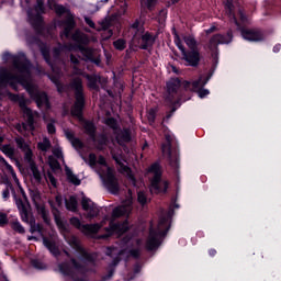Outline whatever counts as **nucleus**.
I'll use <instances>...</instances> for the list:
<instances>
[{
	"instance_id": "obj_1",
	"label": "nucleus",
	"mask_w": 281,
	"mask_h": 281,
	"mask_svg": "<svg viewBox=\"0 0 281 281\" xmlns=\"http://www.w3.org/2000/svg\"><path fill=\"white\" fill-rule=\"evenodd\" d=\"M65 240H67L68 245L72 247L77 251L76 259L71 260V266L68 263L59 265V271L64 276H74V273H80L85 271V267H89L92 262V258L87 254V250L82 248L80 245V240L77 239L76 236L67 237V235H64Z\"/></svg>"
},
{
	"instance_id": "obj_2",
	"label": "nucleus",
	"mask_w": 281,
	"mask_h": 281,
	"mask_svg": "<svg viewBox=\"0 0 281 281\" xmlns=\"http://www.w3.org/2000/svg\"><path fill=\"white\" fill-rule=\"evenodd\" d=\"M82 159L99 175L105 188H108L112 194H117L120 184L117 183V178H115V171L109 167L104 157H97L94 154H90L88 159L85 156H82Z\"/></svg>"
},
{
	"instance_id": "obj_3",
	"label": "nucleus",
	"mask_w": 281,
	"mask_h": 281,
	"mask_svg": "<svg viewBox=\"0 0 281 281\" xmlns=\"http://www.w3.org/2000/svg\"><path fill=\"white\" fill-rule=\"evenodd\" d=\"M183 41L189 49H191L190 52L186 50V47L181 43V37H179L178 34L175 35V44L182 54V60L187 61V65H189L190 67H196V65H199V60H201V55L196 50V47H199V43L192 35H184Z\"/></svg>"
},
{
	"instance_id": "obj_4",
	"label": "nucleus",
	"mask_w": 281,
	"mask_h": 281,
	"mask_svg": "<svg viewBox=\"0 0 281 281\" xmlns=\"http://www.w3.org/2000/svg\"><path fill=\"white\" fill-rule=\"evenodd\" d=\"M168 229H170V216L160 217L156 226H150L149 236L146 244V247L149 251L157 249V247L161 245V239L164 236H166V234H168Z\"/></svg>"
},
{
	"instance_id": "obj_5",
	"label": "nucleus",
	"mask_w": 281,
	"mask_h": 281,
	"mask_svg": "<svg viewBox=\"0 0 281 281\" xmlns=\"http://www.w3.org/2000/svg\"><path fill=\"white\" fill-rule=\"evenodd\" d=\"M150 180V192L153 194H159V192H166L168 190V182L161 180V166L154 164L148 170Z\"/></svg>"
},
{
	"instance_id": "obj_6",
	"label": "nucleus",
	"mask_w": 281,
	"mask_h": 281,
	"mask_svg": "<svg viewBox=\"0 0 281 281\" xmlns=\"http://www.w3.org/2000/svg\"><path fill=\"white\" fill-rule=\"evenodd\" d=\"M48 7L50 10H54L59 16L66 14L67 19L64 22V36L68 38L69 33L71 32V30H74V26L76 25V22L74 21V14H71V11H69L63 4H56V1L54 0H48Z\"/></svg>"
},
{
	"instance_id": "obj_7",
	"label": "nucleus",
	"mask_w": 281,
	"mask_h": 281,
	"mask_svg": "<svg viewBox=\"0 0 281 281\" xmlns=\"http://www.w3.org/2000/svg\"><path fill=\"white\" fill-rule=\"evenodd\" d=\"M71 87L76 93V103L71 110V115L82 120V108L85 106V97L82 95V79L76 77L71 82Z\"/></svg>"
},
{
	"instance_id": "obj_8",
	"label": "nucleus",
	"mask_w": 281,
	"mask_h": 281,
	"mask_svg": "<svg viewBox=\"0 0 281 281\" xmlns=\"http://www.w3.org/2000/svg\"><path fill=\"white\" fill-rule=\"evenodd\" d=\"M104 223H106V217H104L101 224L91 225H82L78 217L70 218V224L74 225V227H76L77 229H79V232H82V234H86V236H91V234H98V232H100V228L102 227V225H104Z\"/></svg>"
},
{
	"instance_id": "obj_9",
	"label": "nucleus",
	"mask_w": 281,
	"mask_h": 281,
	"mask_svg": "<svg viewBox=\"0 0 281 281\" xmlns=\"http://www.w3.org/2000/svg\"><path fill=\"white\" fill-rule=\"evenodd\" d=\"M133 212V193L128 191L127 199L121 206H117L112 212V218H120V216H128Z\"/></svg>"
},
{
	"instance_id": "obj_10",
	"label": "nucleus",
	"mask_w": 281,
	"mask_h": 281,
	"mask_svg": "<svg viewBox=\"0 0 281 281\" xmlns=\"http://www.w3.org/2000/svg\"><path fill=\"white\" fill-rule=\"evenodd\" d=\"M20 106L24 109V117L26 120V123H23L22 125H18L16 128L20 133H23V135H27L25 131H34V113H32V110L24 108L23 103L20 102Z\"/></svg>"
},
{
	"instance_id": "obj_11",
	"label": "nucleus",
	"mask_w": 281,
	"mask_h": 281,
	"mask_svg": "<svg viewBox=\"0 0 281 281\" xmlns=\"http://www.w3.org/2000/svg\"><path fill=\"white\" fill-rule=\"evenodd\" d=\"M41 14H45V5L43 0H37L34 11H29V19L32 25L43 24V16Z\"/></svg>"
},
{
	"instance_id": "obj_12",
	"label": "nucleus",
	"mask_w": 281,
	"mask_h": 281,
	"mask_svg": "<svg viewBox=\"0 0 281 281\" xmlns=\"http://www.w3.org/2000/svg\"><path fill=\"white\" fill-rule=\"evenodd\" d=\"M227 43H232V33L226 35L216 34L211 37L207 47L211 52H216L220 45H227Z\"/></svg>"
},
{
	"instance_id": "obj_13",
	"label": "nucleus",
	"mask_w": 281,
	"mask_h": 281,
	"mask_svg": "<svg viewBox=\"0 0 281 281\" xmlns=\"http://www.w3.org/2000/svg\"><path fill=\"white\" fill-rule=\"evenodd\" d=\"M82 210L86 212V218H95L100 214V209L91 199L83 196L81 200Z\"/></svg>"
},
{
	"instance_id": "obj_14",
	"label": "nucleus",
	"mask_w": 281,
	"mask_h": 281,
	"mask_svg": "<svg viewBox=\"0 0 281 281\" xmlns=\"http://www.w3.org/2000/svg\"><path fill=\"white\" fill-rule=\"evenodd\" d=\"M112 157L116 161L120 172L125 175V177H127V179L135 186V177H133V171H131V168L126 165V160H124L122 156L115 155L113 151Z\"/></svg>"
},
{
	"instance_id": "obj_15",
	"label": "nucleus",
	"mask_w": 281,
	"mask_h": 281,
	"mask_svg": "<svg viewBox=\"0 0 281 281\" xmlns=\"http://www.w3.org/2000/svg\"><path fill=\"white\" fill-rule=\"evenodd\" d=\"M241 36L245 41H250L254 43L265 41V35L262 32L257 30H241Z\"/></svg>"
},
{
	"instance_id": "obj_16",
	"label": "nucleus",
	"mask_w": 281,
	"mask_h": 281,
	"mask_svg": "<svg viewBox=\"0 0 281 281\" xmlns=\"http://www.w3.org/2000/svg\"><path fill=\"white\" fill-rule=\"evenodd\" d=\"M0 166L1 168H3V170H5L8 172V175H10L14 181V183H16L18 188L21 189V182L19 181V178L16 177V172H14V169L12 168V166L10 164H8V161H5L4 157L0 156ZM0 179H3V173L0 172Z\"/></svg>"
},
{
	"instance_id": "obj_17",
	"label": "nucleus",
	"mask_w": 281,
	"mask_h": 281,
	"mask_svg": "<svg viewBox=\"0 0 281 281\" xmlns=\"http://www.w3.org/2000/svg\"><path fill=\"white\" fill-rule=\"evenodd\" d=\"M209 80H210V78H205V77L201 76L199 78V80H195L193 82L186 81L184 87H186V89H189V91H195L199 93V91H201V89H203V87H205L207 85Z\"/></svg>"
},
{
	"instance_id": "obj_18",
	"label": "nucleus",
	"mask_w": 281,
	"mask_h": 281,
	"mask_svg": "<svg viewBox=\"0 0 281 281\" xmlns=\"http://www.w3.org/2000/svg\"><path fill=\"white\" fill-rule=\"evenodd\" d=\"M179 87H181V81L177 78L171 79L167 82V93L168 95L166 97V100L169 102L172 101V98L177 94L179 91Z\"/></svg>"
},
{
	"instance_id": "obj_19",
	"label": "nucleus",
	"mask_w": 281,
	"mask_h": 281,
	"mask_svg": "<svg viewBox=\"0 0 281 281\" xmlns=\"http://www.w3.org/2000/svg\"><path fill=\"white\" fill-rule=\"evenodd\" d=\"M16 145L25 153L24 159L27 161L29 166H32L34 164V160H32L33 154L32 149H30V146L25 143L23 138H16L15 139Z\"/></svg>"
},
{
	"instance_id": "obj_20",
	"label": "nucleus",
	"mask_w": 281,
	"mask_h": 281,
	"mask_svg": "<svg viewBox=\"0 0 281 281\" xmlns=\"http://www.w3.org/2000/svg\"><path fill=\"white\" fill-rule=\"evenodd\" d=\"M128 229V223L124 222L123 224H113V220L110 221V227L108 228L109 234H117L122 236Z\"/></svg>"
},
{
	"instance_id": "obj_21",
	"label": "nucleus",
	"mask_w": 281,
	"mask_h": 281,
	"mask_svg": "<svg viewBox=\"0 0 281 281\" xmlns=\"http://www.w3.org/2000/svg\"><path fill=\"white\" fill-rule=\"evenodd\" d=\"M29 173L36 183H41V181H43V171H40L38 166H36L35 162H31V165H29Z\"/></svg>"
},
{
	"instance_id": "obj_22",
	"label": "nucleus",
	"mask_w": 281,
	"mask_h": 281,
	"mask_svg": "<svg viewBox=\"0 0 281 281\" xmlns=\"http://www.w3.org/2000/svg\"><path fill=\"white\" fill-rule=\"evenodd\" d=\"M116 133V142L117 144H126L131 140L132 134L131 130H123L121 132H115Z\"/></svg>"
},
{
	"instance_id": "obj_23",
	"label": "nucleus",
	"mask_w": 281,
	"mask_h": 281,
	"mask_svg": "<svg viewBox=\"0 0 281 281\" xmlns=\"http://www.w3.org/2000/svg\"><path fill=\"white\" fill-rule=\"evenodd\" d=\"M64 133H65L67 139H69L70 144L74 146V148H76V150H80V148H82V142H80V139L74 137V132H71L69 130H65Z\"/></svg>"
},
{
	"instance_id": "obj_24",
	"label": "nucleus",
	"mask_w": 281,
	"mask_h": 281,
	"mask_svg": "<svg viewBox=\"0 0 281 281\" xmlns=\"http://www.w3.org/2000/svg\"><path fill=\"white\" fill-rule=\"evenodd\" d=\"M140 41H142V49H147L149 47V45H153L154 43V38H153V35H150V33H145L144 35H142L140 37Z\"/></svg>"
},
{
	"instance_id": "obj_25",
	"label": "nucleus",
	"mask_w": 281,
	"mask_h": 281,
	"mask_svg": "<svg viewBox=\"0 0 281 281\" xmlns=\"http://www.w3.org/2000/svg\"><path fill=\"white\" fill-rule=\"evenodd\" d=\"M66 176L70 183H72L74 186H80V179L78 178V176L74 175V171H71L69 167H66Z\"/></svg>"
},
{
	"instance_id": "obj_26",
	"label": "nucleus",
	"mask_w": 281,
	"mask_h": 281,
	"mask_svg": "<svg viewBox=\"0 0 281 281\" xmlns=\"http://www.w3.org/2000/svg\"><path fill=\"white\" fill-rule=\"evenodd\" d=\"M66 207L70 212H76L78 210V201L76 196H70L69 200H66Z\"/></svg>"
},
{
	"instance_id": "obj_27",
	"label": "nucleus",
	"mask_w": 281,
	"mask_h": 281,
	"mask_svg": "<svg viewBox=\"0 0 281 281\" xmlns=\"http://www.w3.org/2000/svg\"><path fill=\"white\" fill-rule=\"evenodd\" d=\"M70 60L71 64L75 65L74 66V74H76V76H81L82 70H80V59L77 58L76 56H74V54L70 56Z\"/></svg>"
},
{
	"instance_id": "obj_28",
	"label": "nucleus",
	"mask_w": 281,
	"mask_h": 281,
	"mask_svg": "<svg viewBox=\"0 0 281 281\" xmlns=\"http://www.w3.org/2000/svg\"><path fill=\"white\" fill-rule=\"evenodd\" d=\"M83 128H85L86 133H88V135H90V137H94L95 125H93V123H91L89 121H85Z\"/></svg>"
},
{
	"instance_id": "obj_29",
	"label": "nucleus",
	"mask_w": 281,
	"mask_h": 281,
	"mask_svg": "<svg viewBox=\"0 0 281 281\" xmlns=\"http://www.w3.org/2000/svg\"><path fill=\"white\" fill-rule=\"evenodd\" d=\"M87 80H88V87L90 89H98V82L100 81V78L97 76H86Z\"/></svg>"
},
{
	"instance_id": "obj_30",
	"label": "nucleus",
	"mask_w": 281,
	"mask_h": 281,
	"mask_svg": "<svg viewBox=\"0 0 281 281\" xmlns=\"http://www.w3.org/2000/svg\"><path fill=\"white\" fill-rule=\"evenodd\" d=\"M37 148L38 150H42V153H47V150L52 148V143L49 142V139L44 138L42 142L37 144Z\"/></svg>"
},
{
	"instance_id": "obj_31",
	"label": "nucleus",
	"mask_w": 281,
	"mask_h": 281,
	"mask_svg": "<svg viewBox=\"0 0 281 281\" xmlns=\"http://www.w3.org/2000/svg\"><path fill=\"white\" fill-rule=\"evenodd\" d=\"M43 244L45 245V247H47L50 254H53V256H58V248H56V245H54L47 238L43 239Z\"/></svg>"
},
{
	"instance_id": "obj_32",
	"label": "nucleus",
	"mask_w": 281,
	"mask_h": 281,
	"mask_svg": "<svg viewBox=\"0 0 281 281\" xmlns=\"http://www.w3.org/2000/svg\"><path fill=\"white\" fill-rule=\"evenodd\" d=\"M0 150L11 159L14 157V147L12 145H3L0 147Z\"/></svg>"
},
{
	"instance_id": "obj_33",
	"label": "nucleus",
	"mask_w": 281,
	"mask_h": 281,
	"mask_svg": "<svg viewBox=\"0 0 281 281\" xmlns=\"http://www.w3.org/2000/svg\"><path fill=\"white\" fill-rule=\"evenodd\" d=\"M102 30L105 31V33L108 34L106 36H103V38H111V36H113V31H106L108 27H111V22H109V20H104L101 23Z\"/></svg>"
},
{
	"instance_id": "obj_34",
	"label": "nucleus",
	"mask_w": 281,
	"mask_h": 281,
	"mask_svg": "<svg viewBox=\"0 0 281 281\" xmlns=\"http://www.w3.org/2000/svg\"><path fill=\"white\" fill-rule=\"evenodd\" d=\"M113 46L115 47V49H119V52H122L126 49V41L119 38L113 42Z\"/></svg>"
},
{
	"instance_id": "obj_35",
	"label": "nucleus",
	"mask_w": 281,
	"mask_h": 281,
	"mask_svg": "<svg viewBox=\"0 0 281 281\" xmlns=\"http://www.w3.org/2000/svg\"><path fill=\"white\" fill-rule=\"evenodd\" d=\"M167 145H162V154L170 155V142H172V136L166 135Z\"/></svg>"
},
{
	"instance_id": "obj_36",
	"label": "nucleus",
	"mask_w": 281,
	"mask_h": 281,
	"mask_svg": "<svg viewBox=\"0 0 281 281\" xmlns=\"http://www.w3.org/2000/svg\"><path fill=\"white\" fill-rule=\"evenodd\" d=\"M55 223H56L57 227H59L60 232H67V224H65L63 222L60 216L55 215Z\"/></svg>"
},
{
	"instance_id": "obj_37",
	"label": "nucleus",
	"mask_w": 281,
	"mask_h": 281,
	"mask_svg": "<svg viewBox=\"0 0 281 281\" xmlns=\"http://www.w3.org/2000/svg\"><path fill=\"white\" fill-rule=\"evenodd\" d=\"M12 229H14V232H18L19 234H25V228L23 227V225H21V223L19 221L13 222L11 224Z\"/></svg>"
},
{
	"instance_id": "obj_38",
	"label": "nucleus",
	"mask_w": 281,
	"mask_h": 281,
	"mask_svg": "<svg viewBox=\"0 0 281 281\" xmlns=\"http://www.w3.org/2000/svg\"><path fill=\"white\" fill-rule=\"evenodd\" d=\"M18 207L20 210L22 221L27 223V210H25V206H23L22 203H18Z\"/></svg>"
},
{
	"instance_id": "obj_39",
	"label": "nucleus",
	"mask_w": 281,
	"mask_h": 281,
	"mask_svg": "<svg viewBox=\"0 0 281 281\" xmlns=\"http://www.w3.org/2000/svg\"><path fill=\"white\" fill-rule=\"evenodd\" d=\"M48 166H50L52 170H58L60 168V164L53 156L48 157Z\"/></svg>"
},
{
	"instance_id": "obj_40",
	"label": "nucleus",
	"mask_w": 281,
	"mask_h": 281,
	"mask_svg": "<svg viewBox=\"0 0 281 281\" xmlns=\"http://www.w3.org/2000/svg\"><path fill=\"white\" fill-rule=\"evenodd\" d=\"M138 203H140V205H146V203H148V198H146V193L144 192H138Z\"/></svg>"
},
{
	"instance_id": "obj_41",
	"label": "nucleus",
	"mask_w": 281,
	"mask_h": 281,
	"mask_svg": "<svg viewBox=\"0 0 281 281\" xmlns=\"http://www.w3.org/2000/svg\"><path fill=\"white\" fill-rule=\"evenodd\" d=\"M105 124L106 126H110V128H113V131L117 130V122L115 121V119L105 120Z\"/></svg>"
},
{
	"instance_id": "obj_42",
	"label": "nucleus",
	"mask_w": 281,
	"mask_h": 281,
	"mask_svg": "<svg viewBox=\"0 0 281 281\" xmlns=\"http://www.w3.org/2000/svg\"><path fill=\"white\" fill-rule=\"evenodd\" d=\"M53 155L57 157V159H61L63 161H65V158L63 156V149H60V147L55 148L53 150Z\"/></svg>"
},
{
	"instance_id": "obj_43",
	"label": "nucleus",
	"mask_w": 281,
	"mask_h": 281,
	"mask_svg": "<svg viewBox=\"0 0 281 281\" xmlns=\"http://www.w3.org/2000/svg\"><path fill=\"white\" fill-rule=\"evenodd\" d=\"M8 225V215L3 212H0V227Z\"/></svg>"
},
{
	"instance_id": "obj_44",
	"label": "nucleus",
	"mask_w": 281,
	"mask_h": 281,
	"mask_svg": "<svg viewBox=\"0 0 281 281\" xmlns=\"http://www.w3.org/2000/svg\"><path fill=\"white\" fill-rule=\"evenodd\" d=\"M108 256H115V254H119L120 256H122V254H124V250H117V248H110L108 249Z\"/></svg>"
},
{
	"instance_id": "obj_45",
	"label": "nucleus",
	"mask_w": 281,
	"mask_h": 281,
	"mask_svg": "<svg viewBox=\"0 0 281 281\" xmlns=\"http://www.w3.org/2000/svg\"><path fill=\"white\" fill-rule=\"evenodd\" d=\"M126 8H127L126 2H121V9L116 13L117 16H122V14H126Z\"/></svg>"
},
{
	"instance_id": "obj_46",
	"label": "nucleus",
	"mask_w": 281,
	"mask_h": 281,
	"mask_svg": "<svg viewBox=\"0 0 281 281\" xmlns=\"http://www.w3.org/2000/svg\"><path fill=\"white\" fill-rule=\"evenodd\" d=\"M158 0H146L145 5L150 10L151 8H155L157 5Z\"/></svg>"
},
{
	"instance_id": "obj_47",
	"label": "nucleus",
	"mask_w": 281,
	"mask_h": 281,
	"mask_svg": "<svg viewBox=\"0 0 281 281\" xmlns=\"http://www.w3.org/2000/svg\"><path fill=\"white\" fill-rule=\"evenodd\" d=\"M198 95H199V98H205V97H207V95H210V90H207V89H203V90H199L198 91Z\"/></svg>"
},
{
	"instance_id": "obj_48",
	"label": "nucleus",
	"mask_w": 281,
	"mask_h": 281,
	"mask_svg": "<svg viewBox=\"0 0 281 281\" xmlns=\"http://www.w3.org/2000/svg\"><path fill=\"white\" fill-rule=\"evenodd\" d=\"M147 117H148L149 122H155V110L154 109L148 111Z\"/></svg>"
},
{
	"instance_id": "obj_49",
	"label": "nucleus",
	"mask_w": 281,
	"mask_h": 281,
	"mask_svg": "<svg viewBox=\"0 0 281 281\" xmlns=\"http://www.w3.org/2000/svg\"><path fill=\"white\" fill-rule=\"evenodd\" d=\"M47 131L50 135L56 133V126H54V123H47Z\"/></svg>"
},
{
	"instance_id": "obj_50",
	"label": "nucleus",
	"mask_w": 281,
	"mask_h": 281,
	"mask_svg": "<svg viewBox=\"0 0 281 281\" xmlns=\"http://www.w3.org/2000/svg\"><path fill=\"white\" fill-rule=\"evenodd\" d=\"M47 179H48L49 183L53 184L54 188H56V178H54V176L52 173L47 175Z\"/></svg>"
},
{
	"instance_id": "obj_51",
	"label": "nucleus",
	"mask_w": 281,
	"mask_h": 281,
	"mask_svg": "<svg viewBox=\"0 0 281 281\" xmlns=\"http://www.w3.org/2000/svg\"><path fill=\"white\" fill-rule=\"evenodd\" d=\"M85 21H86L87 25H89V27H95V23H93V20H91L89 18H85Z\"/></svg>"
},
{
	"instance_id": "obj_52",
	"label": "nucleus",
	"mask_w": 281,
	"mask_h": 281,
	"mask_svg": "<svg viewBox=\"0 0 281 281\" xmlns=\"http://www.w3.org/2000/svg\"><path fill=\"white\" fill-rule=\"evenodd\" d=\"M131 256H133V258H138L139 257V249H135V250H130Z\"/></svg>"
},
{
	"instance_id": "obj_53",
	"label": "nucleus",
	"mask_w": 281,
	"mask_h": 281,
	"mask_svg": "<svg viewBox=\"0 0 281 281\" xmlns=\"http://www.w3.org/2000/svg\"><path fill=\"white\" fill-rule=\"evenodd\" d=\"M42 54H43L46 63L49 64V53L47 50H45V49H42Z\"/></svg>"
},
{
	"instance_id": "obj_54",
	"label": "nucleus",
	"mask_w": 281,
	"mask_h": 281,
	"mask_svg": "<svg viewBox=\"0 0 281 281\" xmlns=\"http://www.w3.org/2000/svg\"><path fill=\"white\" fill-rule=\"evenodd\" d=\"M238 14H239L240 21H241L243 23H245V22L247 21V16H245V13H244L243 11H239Z\"/></svg>"
},
{
	"instance_id": "obj_55",
	"label": "nucleus",
	"mask_w": 281,
	"mask_h": 281,
	"mask_svg": "<svg viewBox=\"0 0 281 281\" xmlns=\"http://www.w3.org/2000/svg\"><path fill=\"white\" fill-rule=\"evenodd\" d=\"M2 198H3V199H10V190L5 189V190L2 192Z\"/></svg>"
},
{
	"instance_id": "obj_56",
	"label": "nucleus",
	"mask_w": 281,
	"mask_h": 281,
	"mask_svg": "<svg viewBox=\"0 0 281 281\" xmlns=\"http://www.w3.org/2000/svg\"><path fill=\"white\" fill-rule=\"evenodd\" d=\"M56 203L63 205V195H56Z\"/></svg>"
},
{
	"instance_id": "obj_57",
	"label": "nucleus",
	"mask_w": 281,
	"mask_h": 281,
	"mask_svg": "<svg viewBox=\"0 0 281 281\" xmlns=\"http://www.w3.org/2000/svg\"><path fill=\"white\" fill-rule=\"evenodd\" d=\"M22 8H27L30 5V0H21Z\"/></svg>"
},
{
	"instance_id": "obj_58",
	"label": "nucleus",
	"mask_w": 281,
	"mask_h": 281,
	"mask_svg": "<svg viewBox=\"0 0 281 281\" xmlns=\"http://www.w3.org/2000/svg\"><path fill=\"white\" fill-rule=\"evenodd\" d=\"M216 31V26H211L209 30L205 31L206 34H212V32Z\"/></svg>"
},
{
	"instance_id": "obj_59",
	"label": "nucleus",
	"mask_w": 281,
	"mask_h": 281,
	"mask_svg": "<svg viewBox=\"0 0 281 281\" xmlns=\"http://www.w3.org/2000/svg\"><path fill=\"white\" fill-rule=\"evenodd\" d=\"M170 164L173 166V168H179V159L176 158L175 161Z\"/></svg>"
},
{
	"instance_id": "obj_60",
	"label": "nucleus",
	"mask_w": 281,
	"mask_h": 281,
	"mask_svg": "<svg viewBox=\"0 0 281 281\" xmlns=\"http://www.w3.org/2000/svg\"><path fill=\"white\" fill-rule=\"evenodd\" d=\"M273 52H274L276 54H278V52H280V44H278V45H276V46L273 47Z\"/></svg>"
},
{
	"instance_id": "obj_61",
	"label": "nucleus",
	"mask_w": 281,
	"mask_h": 281,
	"mask_svg": "<svg viewBox=\"0 0 281 281\" xmlns=\"http://www.w3.org/2000/svg\"><path fill=\"white\" fill-rule=\"evenodd\" d=\"M133 30H137V27H139V23L138 22H135L133 25H132Z\"/></svg>"
},
{
	"instance_id": "obj_62",
	"label": "nucleus",
	"mask_w": 281,
	"mask_h": 281,
	"mask_svg": "<svg viewBox=\"0 0 281 281\" xmlns=\"http://www.w3.org/2000/svg\"><path fill=\"white\" fill-rule=\"evenodd\" d=\"M209 254H210V256H216V250L211 249V250L209 251Z\"/></svg>"
},
{
	"instance_id": "obj_63",
	"label": "nucleus",
	"mask_w": 281,
	"mask_h": 281,
	"mask_svg": "<svg viewBox=\"0 0 281 281\" xmlns=\"http://www.w3.org/2000/svg\"><path fill=\"white\" fill-rule=\"evenodd\" d=\"M33 265H34V267H35L36 269H43V267L36 265V261H34Z\"/></svg>"
},
{
	"instance_id": "obj_64",
	"label": "nucleus",
	"mask_w": 281,
	"mask_h": 281,
	"mask_svg": "<svg viewBox=\"0 0 281 281\" xmlns=\"http://www.w3.org/2000/svg\"><path fill=\"white\" fill-rule=\"evenodd\" d=\"M8 57H10V54H4V56H3V60H8Z\"/></svg>"
}]
</instances>
